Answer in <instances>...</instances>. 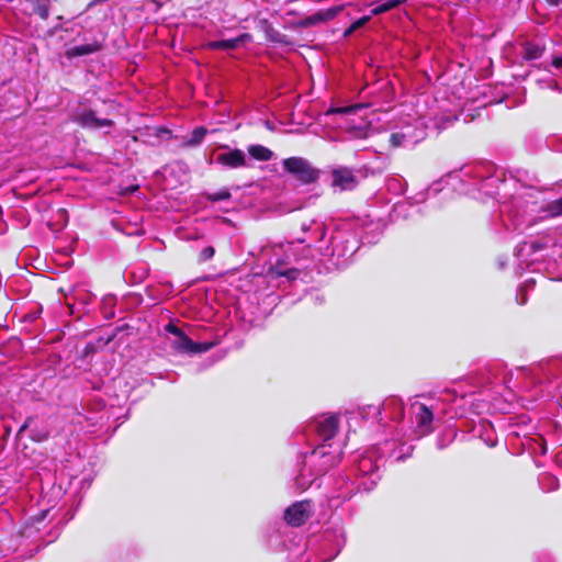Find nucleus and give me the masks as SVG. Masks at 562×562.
<instances>
[{"label": "nucleus", "mask_w": 562, "mask_h": 562, "mask_svg": "<svg viewBox=\"0 0 562 562\" xmlns=\"http://www.w3.org/2000/svg\"><path fill=\"white\" fill-rule=\"evenodd\" d=\"M215 254V250L212 246H207L205 248H203L200 252V260L201 261H206V260H210Z\"/></svg>", "instance_id": "nucleus-28"}, {"label": "nucleus", "mask_w": 562, "mask_h": 562, "mask_svg": "<svg viewBox=\"0 0 562 562\" xmlns=\"http://www.w3.org/2000/svg\"><path fill=\"white\" fill-rule=\"evenodd\" d=\"M544 211L549 217L562 216V196L548 203Z\"/></svg>", "instance_id": "nucleus-24"}, {"label": "nucleus", "mask_w": 562, "mask_h": 562, "mask_svg": "<svg viewBox=\"0 0 562 562\" xmlns=\"http://www.w3.org/2000/svg\"><path fill=\"white\" fill-rule=\"evenodd\" d=\"M370 19H371V15L362 16V18L358 19L357 21H355L351 24V30H357V29L363 26L364 24H367L369 22Z\"/></svg>", "instance_id": "nucleus-31"}, {"label": "nucleus", "mask_w": 562, "mask_h": 562, "mask_svg": "<svg viewBox=\"0 0 562 562\" xmlns=\"http://www.w3.org/2000/svg\"><path fill=\"white\" fill-rule=\"evenodd\" d=\"M268 37H269L270 41L276 42V43H286L285 40H284L285 35L279 33V32H277L274 30H270L268 32Z\"/></svg>", "instance_id": "nucleus-29"}, {"label": "nucleus", "mask_w": 562, "mask_h": 562, "mask_svg": "<svg viewBox=\"0 0 562 562\" xmlns=\"http://www.w3.org/2000/svg\"><path fill=\"white\" fill-rule=\"evenodd\" d=\"M206 134H207V130L205 127H203V126L195 127L192 131L191 135L187 139L183 140L182 146L183 147H196L203 142Z\"/></svg>", "instance_id": "nucleus-22"}, {"label": "nucleus", "mask_w": 562, "mask_h": 562, "mask_svg": "<svg viewBox=\"0 0 562 562\" xmlns=\"http://www.w3.org/2000/svg\"><path fill=\"white\" fill-rule=\"evenodd\" d=\"M250 40L251 36L248 33H243L235 38L209 42L205 46L211 50H233L239 47L241 44L249 42Z\"/></svg>", "instance_id": "nucleus-17"}, {"label": "nucleus", "mask_w": 562, "mask_h": 562, "mask_svg": "<svg viewBox=\"0 0 562 562\" xmlns=\"http://www.w3.org/2000/svg\"><path fill=\"white\" fill-rule=\"evenodd\" d=\"M404 2H405V0H387L384 2L380 1L379 4H376L371 10V15H379V14L385 13V12L401 5Z\"/></svg>", "instance_id": "nucleus-23"}, {"label": "nucleus", "mask_w": 562, "mask_h": 562, "mask_svg": "<svg viewBox=\"0 0 562 562\" xmlns=\"http://www.w3.org/2000/svg\"><path fill=\"white\" fill-rule=\"evenodd\" d=\"M232 196L228 189L224 188L221 189L214 193L207 194V200L212 202L223 201V200H229Z\"/></svg>", "instance_id": "nucleus-27"}, {"label": "nucleus", "mask_w": 562, "mask_h": 562, "mask_svg": "<svg viewBox=\"0 0 562 562\" xmlns=\"http://www.w3.org/2000/svg\"><path fill=\"white\" fill-rule=\"evenodd\" d=\"M535 285V280L529 279L525 282L524 286L520 288V291H527L528 289H532Z\"/></svg>", "instance_id": "nucleus-34"}, {"label": "nucleus", "mask_w": 562, "mask_h": 562, "mask_svg": "<svg viewBox=\"0 0 562 562\" xmlns=\"http://www.w3.org/2000/svg\"><path fill=\"white\" fill-rule=\"evenodd\" d=\"M282 164L285 171L295 176L303 183H312L318 178V171L302 157H290Z\"/></svg>", "instance_id": "nucleus-7"}, {"label": "nucleus", "mask_w": 562, "mask_h": 562, "mask_svg": "<svg viewBox=\"0 0 562 562\" xmlns=\"http://www.w3.org/2000/svg\"><path fill=\"white\" fill-rule=\"evenodd\" d=\"M353 31H355V30H351V25H350V26H349V29H348V30H346L345 35H349V34H351Z\"/></svg>", "instance_id": "nucleus-37"}, {"label": "nucleus", "mask_w": 562, "mask_h": 562, "mask_svg": "<svg viewBox=\"0 0 562 562\" xmlns=\"http://www.w3.org/2000/svg\"><path fill=\"white\" fill-rule=\"evenodd\" d=\"M30 428V437L32 440L42 442L49 437V431L46 428H37L33 426V418H27L25 423L20 427L19 434Z\"/></svg>", "instance_id": "nucleus-20"}, {"label": "nucleus", "mask_w": 562, "mask_h": 562, "mask_svg": "<svg viewBox=\"0 0 562 562\" xmlns=\"http://www.w3.org/2000/svg\"><path fill=\"white\" fill-rule=\"evenodd\" d=\"M248 154L251 158L259 161H268L273 157L272 150L259 144L250 145L248 147Z\"/></svg>", "instance_id": "nucleus-21"}, {"label": "nucleus", "mask_w": 562, "mask_h": 562, "mask_svg": "<svg viewBox=\"0 0 562 562\" xmlns=\"http://www.w3.org/2000/svg\"><path fill=\"white\" fill-rule=\"evenodd\" d=\"M546 1L551 7H559L562 4V0H546Z\"/></svg>", "instance_id": "nucleus-35"}, {"label": "nucleus", "mask_w": 562, "mask_h": 562, "mask_svg": "<svg viewBox=\"0 0 562 562\" xmlns=\"http://www.w3.org/2000/svg\"><path fill=\"white\" fill-rule=\"evenodd\" d=\"M537 209L535 202L529 199L517 195L510 204L505 205L502 211L505 214L504 225L507 231L524 233L536 225L539 218L533 214Z\"/></svg>", "instance_id": "nucleus-3"}, {"label": "nucleus", "mask_w": 562, "mask_h": 562, "mask_svg": "<svg viewBox=\"0 0 562 562\" xmlns=\"http://www.w3.org/2000/svg\"><path fill=\"white\" fill-rule=\"evenodd\" d=\"M101 43L94 41L92 43L76 45L66 50V56L68 58H75L79 56H86L93 53H97L101 49Z\"/></svg>", "instance_id": "nucleus-18"}, {"label": "nucleus", "mask_w": 562, "mask_h": 562, "mask_svg": "<svg viewBox=\"0 0 562 562\" xmlns=\"http://www.w3.org/2000/svg\"><path fill=\"white\" fill-rule=\"evenodd\" d=\"M344 7L342 5H336L326 10H321L314 14H311L300 21L299 25L302 27H308L313 26L319 23H324L327 21H330L335 19Z\"/></svg>", "instance_id": "nucleus-15"}, {"label": "nucleus", "mask_w": 562, "mask_h": 562, "mask_svg": "<svg viewBox=\"0 0 562 562\" xmlns=\"http://www.w3.org/2000/svg\"><path fill=\"white\" fill-rule=\"evenodd\" d=\"M379 459L375 457V453L372 451L366 452L360 457L357 463V471L362 476H369V484L367 482H362L360 485L363 486L364 490H370L372 486L376 484V481L380 479L379 471Z\"/></svg>", "instance_id": "nucleus-9"}, {"label": "nucleus", "mask_w": 562, "mask_h": 562, "mask_svg": "<svg viewBox=\"0 0 562 562\" xmlns=\"http://www.w3.org/2000/svg\"><path fill=\"white\" fill-rule=\"evenodd\" d=\"M367 415L380 416L382 412L385 417L391 420H401L404 416V405L401 398L396 396H390L383 401L379 406H369Z\"/></svg>", "instance_id": "nucleus-11"}, {"label": "nucleus", "mask_w": 562, "mask_h": 562, "mask_svg": "<svg viewBox=\"0 0 562 562\" xmlns=\"http://www.w3.org/2000/svg\"><path fill=\"white\" fill-rule=\"evenodd\" d=\"M411 414L415 423V432L418 437L426 436L434 430L432 423L439 420L437 405L415 401L411 404Z\"/></svg>", "instance_id": "nucleus-4"}, {"label": "nucleus", "mask_w": 562, "mask_h": 562, "mask_svg": "<svg viewBox=\"0 0 562 562\" xmlns=\"http://www.w3.org/2000/svg\"><path fill=\"white\" fill-rule=\"evenodd\" d=\"M520 256L535 257L549 261H558L562 258V232L550 229L538 234L529 241H524L518 247Z\"/></svg>", "instance_id": "nucleus-1"}, {"label": "nucleus", "mask_w": 562, "mask_h": 562, "mask_svg": "<svg viewBox=\"0 0 562 562\" xmlns=\"http://www.w3.org/2000/svg\"><path fill=\"white\" fill-rule=\"evenodd\" d=\"M522 58L526 60L539 59L544 53V46L537 42L527 41L522 45Z\"/></svg>", "instance_id": "nucleus-19"}, {"label": "nucleus", "mask_w": 562, "mask_h": 562, "mask_svg": "<svg viewBox=\"0 0 562 562\" xmlns=\"http://www.w3.org/2000/svg\"><path fill=\"white\" fill-rule=\"evenodd\" d=\"M312 505L308 501L295 502L284 512V520L292 527L304 525L312 516Z\"/></svg>", "instance_id": "nucleus-13"}, {"label": "nucleus", "mask_w": 562, "mask_h": 562, "mask_svg": "<svg viewBox=\"0 0 562 562\" xmlns=\"http://www.w3.org/2000/svg\"><path fill=\"white\" fill-rule=\"evenodd\" d=\"M363 108L362 104H356L350 106H335L330 108L326 114H349L356 112L358 109Z\"/></svg>", "instance_id": "nucleus-26"}, {"label": "nucleus", "mask_w": 562, "mask_h": 562, "mask_svg": "<svg viewBox=\"0 0 562 562\" xmlns=\"http://www.w3.org/2000/svg\"><path fill=\"white\" fill-rule=\"evenodd\" d=\"M303 233H310L308 237H299L296 240L300 244L304 243H313L318 245V248L323 255H337L338 257L345 256L348 248L342 245L340 247V243H347L342 233H337L336 235L330 236L329 240L326 241L325 237L327 234V228L324 222L318 220H312L308 223H303L301 226Z\"/></svg>", "instance_id": "nucleus-2"}, {"label": "nucleus", "mask_w": 562, "mask_h": 562, "mask_svg": "<svg viewBox=\"0 0 562 562\" xmlns=\"http://www.w3.org/2000/svg\"><path fill=\"white\" fill-rule=\"evenodd\" d=\"M331 449V443H322L316 447L307 457V462L314 467V472L322 475L340 461V450Z\"/></svg>", "instance_id": "nucleus-6"}, {"label": "nucleus", "mask_w": 562, "mask_h": 562, "mask_svg": "<svg viewBox=\"0 0 562 562\" xmlns=\"http://www.w3.org/2000/svg\"><path fill=\"white\" fill-rule=\"evenodd\" d=\"M331 184L340 190H352L358 184L353 170L348 167H337L331 171Z\"/></svg>", "instance_id": "nucleus-14"}, {"label": "nucleus", "mask_w": 562, "mask_h": 562, "mask_svg": "<svg viewBox=\"0 0 562 562\" xmlns=\"http://www.w3.org/2000/svg\"><path fill=\"white\" fill-rule=\"evenodd\" d=\"M36 14H38L43 20L48 19L49 16V9L46 4H40L35 9Z\"/></svg>", "instance_id": "nucleus-30"}, {"label": "nucleus", "mask_w": 562, "mask_h": 562, "mask_svg": "<svg viewBox=\"0 0 562 562\" xmlns=\"http://www.w3.org/2000/svg\"><path fill=\"white\" fill-rule=\"evenodd\" d=\"M348 133L352 138H367L369 135V125L351 126Z\"/></svg>", "instance_id": "nucleus-25"}, {"label": "nucleus", "mask_w": 562, "mask_h": 562, "mask_svg": "<svg viewBox=\"0 0 562 562\" xmlns=\"http://www.w3.org/2000/svg\"><path fill=\"white\" fill-rule=\"evenodd\" d=\"M338 418L336 416L322 417L315 422L317 435L327 443L337 432Z\"/></svg>", "instance_id": "nucleus-16"}, {"label": "nucleus", "mask_w": 562, "mask_h": 562, "mask_svg": "<svg viewBox=\"0 0 562 562\" xmlns=\"http://www.w3.org/2000/svg\"><path fill=\"white\" fill-rule=\"evenodd\" d=\"M425 138V131L422 124L405 125L390 136L393 147H411Z\"/></svg>", "instance_id": "nucleus-8"}, {"label": "nucleus", "mask_w": 562, "mask_h": 562, "mask_svg": "<svg viewBox=\"0 0 562 562\" xmlns=\"http://www.w3.org/2000/svg\"><path fill=\"white\" fill-rule=\"evenodd\" d=\"M221 151L215 157V162L226 169H238L248 167L246 154L238 148L231 149L228 146H221Z\"/></svg>", "instance_id": "nucleus-12"}, {"label": "nucleus", "mask_w": 562, "mask_h": 562, "mask_svg": "<svg viewBox=\"0 0 562 562\" xmlns=\"http://www.w3.org/2000/svg\"><path fill=\"white\" fill-rule=\"evenodd\" d=\"M551 66L554 67L557 70L561 69L562 68V57L561 56L553 57V59L551 61Z\"/></svg>", "instance_id": "nucleus-32"}, {"label": "nucleus", "mask_w": 562, "mask_h": 562, "mask_svg": "<svg viewBox=\"0 0 562 562\" xmlns=\"http://www.w3.org/2000/svg\"><path fill=\"white\" fill-rule=\"evenodd\" d=\"M398 181L396 179H392L389 181V187L392 188L393 184H396Z\"/></svg>", "instance_id": "nucleus-36"}, {"label": "nucleus", "mask_w": 562, "mask_h": 562, "mask_svg": "<svg viewBox=\"0 0 562 562\" xmlns=\"http://www.w3.org/2000/svg\"><path fill=\"white\" fill-rule=\"evenodd\" d=\"M71 120L83 128L100 130L114 125L112 120L98 117L95 112L89 108L77 109L72 113Z\"/></svg>", "instance_id": "nucleus-10"}, {"label": "nucleus", "mask_w": 562, "mask_h": 562, "mask_svg": "<svg viewBox=\"0 0 562 562\" xmlns=\"http://www.w3.org/2000/svg\"><path fill=\"white\" fill-rule=\"evenodd\" d=\"M165 329L168 334L172 335V338H170L171 347L180 353H202L213 347L212 342H194L172 323L168 324Z\"/></svg>", "instance_id": "nucleus-5"}, {"label": "nucleus", "mask_w": 562, "mask_h": 562, "mask_svg": "<svg viewBox=\"0 0 562 562\" xmlns=\"http://www.w3.org/2000/svg\"><path fill=\"white\" fill-rule=\"evenodd\" d=\"M516 300H517L518 304H520V305L526 304L527 296L525 294V291H520L519 290L518 293H517Z\"/></svg>", "instance_id": "nucleus-33"}]
</instances>
